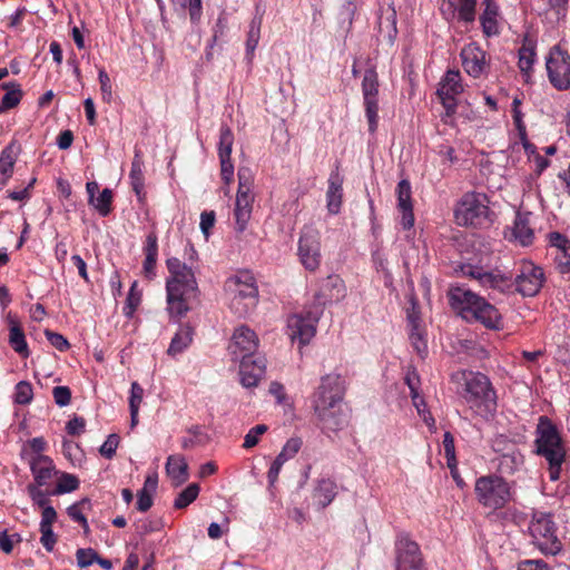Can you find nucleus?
Masks as SVG:
<instances>
[{"label":"nucleus","mask_w":570,"mask_h":570,"mask_svg":"<svg viewBox=\"0 0 570 570\" xmlns=\"http://www.w3.org/2000/svg\"><path fill=\"white\" fill-rule=\"evenodd\" d=\"M86 421L83 417L75 416L71 419L66 426L68 434L79 435L85 431Z\"/></svg>","instance_id":"64"},{"label":"nucleus","mask_w":570,"mask_h":570,"mask_svg":"<svg viewBox=\"0 0 570 570\" xmlns=\"http://www.w3.org/2000/svg\"><path fill=\"white\" fill-rule=\"evenodd\" d=\"M323 315L321 305H308L302 313L294 314L287 320L288 334L293 341L306 345L316 334V325Z\"/></svg>","instance_id":"11"},{"label":"nucleus","mask_w":570,"mask_h":570,"mask_svg":"<svg viewBox=\"0 0 570 570\" xmlns=\"http://www.w3.org/2000/svg\"><path fill=\"white\" fill-rule=\"evenodd\" d=\"M362 92L365 106V116L368 122V130L373 134L377 129L379 120V80L375 70L367 69L364 72Z\"/></svg>","instance_id":"14"},{"label":"nucleus","mask_w":570,"mask_h":570,"mask_svg":"<svg viewBox=\"0 0 570 570\" xmlns=\"http://www.w3.org/2000/svg\"><path fill=\"white\" fill-rule=\"evenodd\" d=\"M258 347V337L249 327L242 325L233 334L228 351L234 361L252 357Z\"/></svg>","instance_id":"17"},{"label":"nucleus","mask_w":570,"mask_h":570,"mask_svg":"<svg viewBox=\"0 0 570 570\" xmlns=\"http://www.w3.org/2000/svg\"><path fill=\"white\" fill-rule=\"evenodd\" d=\"M199 493V485L197 483H190L185 490H183L174 502L176 509H184L196 500Z\"/></svg>","instance_id":"39"},{"label":"nucleus","mask_w":570,"mask_h":570,"mask_svg":"<svg viewBox=\"0 0 570 570\" xmlns=\"http://www.w3.org/2000/svg\"><path fill=\"white\" fill-rule=\"evenodd\" d=\"M535 453L549 463V478H560L561 465L566 459V445L556 424L547 416H540L535 430Z\"/></svg>","instance_id":"5"},{"label":"nucleus","mask_w":570,"mask_h":570,"mask_svg":"<svg viewBox=\"0 0 570 570\" xmlns=\"http://www.w3.org/2000/svg\"><path fill=\"white\" fill-rule=\"evenodd\" d=\"M226 29H227V18L224 13H222L218 17L216 24L213 29L212 42L209 45L210 48H213V46L217 42L218 39H220L222 37L225 36Z\"/></svg>","instance_id":"58"},{"label":"nucleus","mask_w":570,"mask_h":570,"mask_svg":"<svg viewBox=\"0 0 570 570\" xmlns=\"http://www.w3.org/2000/svg\"><path fill=\"white\" fill-rule=\"evenodd\" d=\"M523 464V455L513 448L498 458L497 469L501 474L511 475Z\"/></svg>","instance_id":"30"},{"label":"nucleus","mask_w":570,"mask_h":570,"mask_svg":"<svg viewBox=\"0 0 570 570\" xmlns=\"http://www.w3.org/2000/svg\"><path fill=\"white\" fill-rule=\"evenodd\" d=\"M521 100L519 98H514L512 101V118L518 130L519 136H524L527 131L525 125L523 122V115L520 110Z\"/></svg>","instance_id":"54"},{"label":"nucleus","mask_w":570,"mask_h":570,"mask_svg":"<svg viewBox=\"0 0 570 570\" xmlns=\"http://www.w3.org/2000/svg\"><path fill=\"white\" fill-rule=\"evenodd\" d=\"M461 59L464 70L473 78H479L489 67L485 51H483L475 42H471L463 47L461 51Z\"/></svg>","instance_id":"21"},{"label":"nucleus","mask_w":570,"mask_h":570,"mask_svg":"<svg viewBox=\"0 0 570 570\" xmlns=\"http://www.w3.org/2000/svg\"><path fill=\"white\" fill-rule=\"evenodd\" d=\"M238 190L236 195L234 217L235 229L243 233L252 216L254 195L252 193L253 177L247 168L238 170Z\"/></svg>","instance_id":"12"},{"label":"nucleus","mask_w":570,"mask_h":570,"mask_svg":"<svg viewBox=\"0 0 570 570\" xmlns=\"http://www.w3.org/2000/svg\"><path fill=\"white\" fill-rule=\"evenodd\" d=\"M45 335L47 340L50 342V344L60 352H63L69 347L68 341L61 334L55 333L50 330H46Z\"/></svg>","instance_id":"56"},{"label":"nucleus","mask_w":570,"mask_h":570,"mask_svg":"<svg viewBox=\"0 0 570 570\" xmlns=\"http://www.w3.org/2000/svg\"><path fill=\"white\" fill-rule=\"evenodd\" d=\"M462 273L478 281L482 287L500 293H509L514 288L522 296L529 297L540 292L546 279L543 269L528 261L520 264L514 278L499 269L485 271L483 267L473 265L463 266Z\"/></svg>","instance_id":"1"},{"label":"nucleus","mask_w":570,"mask_h":570,"mask_svg":"<svg viewBox=\"0 0 570 570\" xmlns=\"http://www.w3.org/2000/svg\"><path fill=\"white\" fill-rule=\"evenodd\" d=\"M16 160L17 154L13 144H10L0 155V189L3 188L11 178Z\"/></svg>","instance_id":"31"},{"label":"nucleus","mask_w":570,"mask_h":570,"mask_svg":"<svg viewBox=\"0 0 570 570\" xmlns=\"http://www.w3.org/2000/svg\"><path fill=\"white\" fill-rule=\"evenodd\" d=\"M532 543L546 556H556L562 550L558 527L550 513L534 511L528 527Z\"/></svg>","instance_id":"8"},{"label":"nucleus","mask_w":570,"mask_h":570,"mask_svg":"<svg viewBox=\"0 0 570 570\" xmlns=\"http://www.w3.org/2000/svg\"><path fill=\"white\" fill-rule=\"evenodd\" d=\"M9 344L21 357L27 358L30 354L24 333L20 325L11 323L9 327Z\"/></svg>","instance_id":"33"},{"label":"nucleus","mask_w":570,"mask_h":570,"mask_svg":"<svg viewBox=\"0 0 570 570\" xmlns=\"http://www.w3.org/2000/svg\"><path fill=\"white\" fill-rule=\"evenodd\" d=\"M119 436L117 434H110L107 440L104 442V444L100 446L99 452L102 456L106 459H111L119 444Z\"/></svg>","instance_id":"53"},{"label":"nucleus","mask_w":570,"mask_h":570,"mask_svg":"<svg viewBox=\"0 0 570 570\" xmlns=\"http://www.w3.org/2000/svg\"><path fill=\"white\" fill-rule=\"evenodd\" d=\"M345 294L346 288L343 279L338 275H330L322 281L312 305H321L324 311L327 303L338 302L345 297Z\"/></svg>","instance_id":"20"},{"label":"nucleus","mask_w":570,"mask_h":570,"mask_svg":"<svg viewBox=\"0 0 570 570\" xmlns=\"http://www.w3.org/2000/svg\"><path fill=\"white\" fill-rule=\"evenodd\" d=\"M456 375L463 381L461 395L469 407L482 417L492 415L497 409V394L488 376L472 371Z\"/></svg>","instance_id":"6"},{"label":"nucleus","mask_w":570,"mask_h":570,"mask_svg":"<svg viewBox=\"0 0 570 570\" xmlns=\"http://www.w3.org/2000/svg\"><path fill=\"white\" fill-rule=\"evenodd\" d=\"M98 79L100 83L101 97L106 102H110L112 99V86L108 73L105 69H100L98 72Z\"/></svg>","instance_id":"50"},{"label":"nucleus","mask_w":570,"mask_h":570,"mask_svg":"<svg viewBox=\"0 0 570 570\" xmlns=\"http://www.w3.org/2000/svg\"><path fill=\"white\" fill-rule=\"evenodd\" d=\"M262 17H254L249 24L246 40L247 56L252 57L261 38Z\"/></svg>","instance_id":"37"},{"label":"nucleus","mask_w":570,"mask_h":570,"mask_svg":"<svg viewBox=\"0 0 570 570\" xmlns=\"http://www.w3.org/2000/svg\"><path fill=\"white\" fill-rule=\"evenodd\" d=\"M42 485L29 484L27 487V490H28V493H29L33 504L38 505L41 509H45V507H51V505L49 504V499H48L49 493L42 491L40 489Z\"/></svg>","instance_id":"47"},{"label":"nucleus","mask_w":570,"mask_h":570,"mask_svg":"<svg viewBox=\"0 0 570 570\" xmlns=\"http://www.w3.org/2000/svg\"><path fill=\"white\" fill-rule=\"evenodd\" d=\"M298 256L303 266L308 271H315L321 264V243L318 232L305 227L298 240Z\"/></svg>","instance_id":"15"},{"label":"nucleus","mask_w":570,"mask_h":570,"mask_svg":"<svg viewBox=\"0 0 570 570\" xmlns=\"http://www.w3.org/2000/svg\"><path fill=\"white\" fill-rule=\"evenodd\" d=\"M166 265L170 277L166 282L167 312L173 318H181L197 302L199 289L193 268L176 257L168 258Z\"/></svg>","instance_id":"2"},{"label":"nucleus","mask_w":570,"mask_h":570,"mask_svg":"<svg viewBox=\"0 0 570 570\" xmlns=\"http://www.w3.org/2000/svg\"><path fill=\"white\" fill-rule=\"evenodd\" d=\"M52 396L58 406H67L71 401V391L68 386H55L52 390Z\"/></svg>","instance_id":"55"},{"label":"nucleus","mask_w":570,"mask_h":570,"mask_svg":"<svg viewBox=\"0 0 570 570\" xmlns=\"http://www.w3.org/2000/svg\"><path fill=\"white\" fill-rule=\"evenodd\" d=\"M497 11L491 9L489 6L485 8L484 12L480 17V21L483 28V32L487 36H492L498 32L497 29V20H495Z\"/></svg>","instance_id":"43"},{"label":"nucleus","mask_w":570,"mask_h":570,"mask_svg":"<svg viewBox=\"0 0 570 570\" xmlns=\"http://www.w3.org/2000/svg\"><path fill=\"white\" fill-rule=\"evenodd\" d=\"M489 199L483 193H466L454 209L455 222L460 226H481L489 218Z\"/></svg>","instance_id":"10"},{"label":"nucleus","mask_w":570,"mask_h":570,"mask_svg":"<svg viewBox=\"0 0 570 570\" xmlns=\"http://www.w3.org/2000/svg\"><path fill=\"white\" fill-rule=\"evenodd\" d=\"M336 494V483L330 479H322L314 489L313 498L324 509L333 502Z\"/></svg>","instance_id":"29"},{"label":"nucleus","mask_w":570,"mask_h":570,"mask_svg":"<svg viewBox=\"0 0 570 570\" xmlns=\"http://www.w3.org/2000/svg\"><path fill=\"white\" fill-rule=\"evenodd\" d=\"M343 178L340 173L333 171L328 178L326 191L327 209L331 214H337L341 209L343 197Z\"/></svg>","instance_id":"25"},{"label":"nucleus","mask_w":570,"mask_h":570,"mask_svg":"<svg viewBox=\"0 0 570 570\" xmlns=\"http://www.w3.org/2000/svg\"><path fill=\"white\" fill-rule=\"evenodd\" d=\"M33 391L32 386L27 381H20L16 385L14 402L18 404H29L32 401Z\"/></svg>","instance_id":"42"},{"label":"nucleus","mask_w":570,"mask_h":570,"mask_svg":"<svg viewBox=\"0 0 570 570\" xmlns=\"http://www.w3.org/2000/svg\"><path fill=\"white\" fill-rule=\"evenodd\" d=\"M233 144L234 135L230 128L227 126H222L218 145V155L220 160L222 178L226 184H229L233 180L234 176V165L230 159Z\"/></svg>","instance_id":"22"},{"label":"nucleus","mask_w":570,"mask_h":570,"mask_svg":"<svg viewBox=\"0 0 570 570\" xmlns=\"http://www.w3.org/2000/svg\"><path fill=\"white\" fill-rule=\"evenodd\" d=\"M511 234L513 239L522 246L532 244L534 233L530 227L529 214H517Z\"/></svg>","instance_id":"26"},{"label":"nucleus","mask_w":570,"mask_h":570,"mask_svg":"<svg viewBox=\"0 0 570 570\" xmlns=\"http://www.w3.org/2000/svg\"><path fill=\"white\" fill-rule=\"evenodd\" d=\"M226 289L232 298L229 306L239 317L248 315L257 304L258 289L254 276L247 272H239L226 282Z\"/></svg>","instance_id":"7"},{"label":"nucleus","mask_w":570,"mask_h":570,"mask_svg":"<svg viewBox=\"0 0 570 570\" xmlns=\"http://www.w3.org/2000/svg\"><path fill=\"white\" fill-rule=\"evenodd\" d=\"M346 391L345 379L337 373H330L321 377V384L314 400V411L324 428L335 431L344 423L342 401Z\"/></svg>","instance_id":"3"},{"label":"nucleus","mask_w":570,"mask_h":570,"mask_svg":"<svg viewBox=\"0 0 570 570\" xmlns=\"http://www.w3.org/2000/svg\"><path fill=\"white\" fill-rule=\"evenodd\" d=\"M240 383L244 387H255L264 377L266 371V360L261 355L238 360Z\"/></svg>","instance_id":"19"},{"label":"nucleus","mask_w":570,"mask_h":570,"mask_svg":"<svg viewBox=\"0 0 570 570\" xmlns=\"http://www.w3.org/2000/svg\"><path fill=\"white\" fill-rule=\"evenodd\" d=\"M144 161L139 150H135V156L131 163L130 169V180L132 189L137 195L141 193L144 189V173H142Z\"/></svg>","instance_id":"35"},{"label":"nucleus","mask_w":570,"mask_h":570,"mask_svg":"<svg viewBox=\"0 0 570 570\" xmlns=\"http://www.w3.org/2000/svg\"><path fill=\"white\" fill-rule=\"evenodd\" d=\"M268 391L276 399L277 404H279V405L288 404V397H287L285 387L283 384H281L278 382H272Z\"/></svg>","instance_id":"60"},{"label":"nucleus","mask_w":570,"mask_h":570,"mask_svg":"<svg viewBox=\"0 0 570 570\" xmlns=\"http://www.w3.org/2000/svg\"><path fill=\"white\" fill-rule=\"evenodd\" d=\"M302 444L303 442L299 438H291L287 440L278 455L285 459L286 462L298 453Z\"/></svg>","instance_id":"49"},{"label":"nucleus","mask_w":570,"mask_h":570,"mask_svg":"<svg viewBox=\"0 0 570 570\" xmlns=\"http://www.w3.org/2000/svg\"><path fill=\"white\" fill-rule=\"evenodd\" d=\"M474 493L482 507L493 511L504 508L512 500L510 483L497 474L478 478Z\"/></svg>","instance_id":"9"},{"label":"nucleus","mask_w":570,"mask_h":570,"mask_svg":"<svg viewBox=\"0 0 570 570\" xmlns=\"http://www.w3.org/2000/svg\"><path fill=\"white\" fill-rule=\"evenodd\" d=\"M411 185L409 180L402 179L396 187L397 207L402 213L401 224L409 229L414 225L413 207L411 202Z\"/></svg>","instance_id":"24"},{"label":"nucleus","mask_w":570,"mask_h":570,"mask_svg":"<svg viewBox=\"0 0 570 570\" xmlns=\"http://www.w3.org/2000/svg\"><path fill=\"white\" fill-rule=\"evenodd\" d=\"M268 430V426L266 424H257L254 428H252L244 438L243 448L246 450H249L254 446H256L259 442V438L266 433Z\"/></svg>","instance_id":"44"},{"label":"nucleus","mask_w":570,"mask_h":570,"mask_svg":"<svg viewBox=\"0 0 570 570\" xmlns=\"http://www.w3.org/2000/svg\"><path fill=\"white\" fill-rule=\"evenodd\" d=\"M144 250L146 255L144 272L148 278H153L155 276V266L158 256V238L156 233L151 232L147 235Z\"/></svg>","instance_id":"28"},{"label":"nucleus","mask_w":570,"mask_h":570,"mask_svg":"<svg viewBox=\"0 0 570 570\" xmlns=\"http://www.w3.org/2000/svg\"><path fill=\"white\" fill-rule=\"evenodd\" d=\"M136 285L137 283L134 282L128 293L126 305L124 307V314L128 317L132 316L134 312L140 303V295L135 292Z\"/></svg>","instance_id":"52"},{"label":"nucleus","mask_w":570,"mask_h":570,"mask_svg":"<svg viewBox=\"0 0 570 570\" xmlns=\"http://www.w3.org/2000/svg\"><path fill=\"white\" fill-rule=\"evenodd\" d=\"M476 0H459L458 14L460 20L472 22L475 19Z\"/></svg>","instance_id":"45"},{"label":"nucleus","mask_w":570,"mask_h":570,"mask_svg":"<svg viewBox=\"0 0 570 570\" xmlns=\"http://www.w3.org/2000/svg\"><path fill=\"white\" fill-rule=\"evenodd\" d=\"M395 570H424L419 544L406 535L399 537L396 541Z\"/></svg>","instance_id":"16"},{"label":"nucleus","mask_w":570,"mask_h":570,"mask_svg":"<svg viewBox=\"0 0 570 570\" xmlns=\"http://www.w3.org/2000/svg\"><path fill=\"white\" fill-rule=\"evenodd\" d=\"M144 389L137 383H131L130 397H129V409L139 410V406L142 402Z\"/></svg>","instance_id":"59"},{"label":"nucleus","mask_w":570,"mask_h":570,"mask_svg":"<svg viewBox=\"0 0 570 570\" xmlns=\"http://www.w3.org/2000/svg\"><path fill=\"white\" fill-rule=\"evenodd\" d=\"M449 298L452 307L458 309L463 318L478 321L488 328L501 326V315L495 306L471 289L463 286L452 287Z\"/></svg>","instance_id":"4"},{"label":"nucleus","mask_w":570,"mask_h":570,"mask_svg":"<svg viewBox=\"0 0 570 570\" xmlns=\"http://www.w3.org/2000/svg\"><path fill=\"white\" fill-rule=\"evenodd\" d=\"M461 77L459 71L449 70L438 88V96L445 108V115L451 117L456 110L455 97L462 92Z\"/></svg>","instance_id":"18"},{"label":"nucleus","mask_w":570,"mask_h":570,"mask_svg":"<svg viewBox=\"0 0 570 570\" xmlns=\"http://www.w3.org/2000/svg\"><path fill=\"white\" fill-rule=\"evenodd\" d=\"M193 335L194 330L190 325H181L170 342L168 354L176 355L186 350L193 341Z\"/></svg>","instance_id":"32"},{"label":"nucleus","mask_w":570,"mask_h":570,"mask_svg":"<svg viewBox=\"0 0 570 570\" xmlns=\"http://www.w3.org/2000/svg\"><path fill=\"white\" fill-rule=\"evenodd\" d=\"M79 487L78 479L69 473H62L58 480L57 487L50 492L52 495L63 494L77 490Z\"/></svg>","instance_id":"40"},{"label":"nucleus","mask_w":570,"mask_h":570,"mask_svg":"<svg viewBox=\"0 0 570 570\" xmlns=\"http://www.w3.org/2000/svg\"><path fill=\"white\" fill-rule=\"evenodd\" d=\"M29 464L35 485H48L57 474L52 460L47 455H32Z\"/></svg>","instance_id":"23"},{"label":"nucleus","mask_w":570,"mask_h":570,"mask_svg":"<svg viewBox=\"0 0 570 570\" xmlns=\"http://www.w3.org/2000/svg\"><path fill=\"white\" fill-rule=\"evenodd\" d=\"M2 87L7 89V92L2 97V102L0 105V114L4 110L14 108L22 98V90L20 89V86L18 83H4Z\"/></svg>","instance_id":"36"},{"label":"nucleus","mask_w":570,"mask_h":570,"mask_svg":"<svg viewBox=\"0 0 570 570\" xmlns=\"http://www.w3.org/2000/svg\"><path fill=\"white\" fill-rule=\"evenodd\" d=\"M444 454L448 461V466L453 471L456 468L454 438L450 432L443 435Z\"/></svg>","instance_id":"46"},{"label":"nucleus","mask_w":570,"mask_h":570,"mask_svg":"<svg viewBox=\"0 0 570 570\" xmlns=\"http://www.w3.org/2000/svg\"><path fill=\"white\" fill-rule=\"evenodd\" d=\"M409 337L413 348L423 358L428 353V343L425 338V331L423 326H416V330L409 327Z\"/></svg>","instance_id":"38"},{"label":"nucleus","mask_w":570,"mask_h":570,"mask_svg":"<svg viewBox=\"0 0 570 570\" xmlns=\"http://www.w3.org/2000/svg\"><path fill=\"white\" fill-rule=\"evenodd\" d=\"M166 472L174 485L178 487L188 480V465L181 455H169L166 463Z\"/></svg>","instance_id":"27"},{"label":"nucleus","mask_w":570,"mask_h":570,"mask_svg":"<svg viewBox=\"0 0 570 570\" xmlns=\"http://www.w3.org/2000/svg\"><path fill=\"white\" fill-rule=\"evenodd\" d=\"M546 67L549 81L557 90L570 88V55L559 45L550 49Z\"/></svg>","instance_id":"13"},{"label":"nucleus","mask_w":570,"mask_h":570,"mask_svg":"<svg viewBox=\"0 0 570 570\" xmlns=\"http://www.w3.org/2000/svg\"><path fill=\"white\" fill-rule=\"evenodd\" d=\"M112 193L110 189L105 188L98 197L94 198L90 203L101 216H107L111 212Z\"/></svg>","instance_id":"41"},{"label":"nucleus","mask_w":570,"mask_h":570,"mask_svg":"<svg viewBox=\"0 0 570 570\" xmlns=\"http://www.w3.org/2000/svg\"><path fill=\"white\" fill-rule=\"evenodd\" d=\"M160 523L157 520L142 519L139 520L136 524L137 533L140 535H146L150 532L159 530Z\"/></svg>","instance_id":"61"},{"label":"nucleus","mask_w":570,"mask_h":570,"mask_svg":"<svg viewBox=\"0 0 570 570\" xmlns=\"http://www.w3.org/2000/svg\"><path fill=\"white\" fill-rule=\"evenodd\" d=\"M40 533H41V537H40L41 544L48 552H51L57 542V537L53 533L52 528L40 529Z\"/></svg>","instance_id":"62"},{"label":"nucleus","mask_w":570,"mask_h":570,"mask_svg":"<svg viewBox=\"0 0 570 570\" xmlns=\"http://www.w3.org/2000/svg\"><path fill=\"white\" fill-rule=\"evenodd\" d=\"M76 557L78 566L80 568H87L96 562V559H98V553L91 548L78 549Z\"/></svg>","instance_id":"51"},{"label":"nucleus","mask_w":570,"mask_h":570,"mask_svg":"<svg viewBox=\"0 0 570 570\" xmlns=\"http://www.w3.org/2000/svg\"><path fill=\"white\" fill-rule=\"evenodd\" d=\"M409 303L410 306L406 309L409 327L416 330V326H422L419 303L413 296L410 297Z\"/></svg>","instance_id":"48"},{"label":"nucleus","mask_w":570,"mask_h":570,"mask_svg":"<svg viewBox=\"0 0 570 570\" xmlns=\"http://www.w3.org/2000/svg\"><path fill=\"white\" fill-rule=\"evenodd\" d=\"M556 261L560 267L561 273L570 272V244L558 250Z\"/></svg>","instance_id":"57"},{"label":"nucleus","mask_w":570,"mask_h":570,"mask_svg":"<svg viewBox=\"0 0 570 570\" xmlns=\"http://www.w3.org/2000/svg\"><path fill=\"white\" fill-rule=\"evenodd\" d=\"M136 505L140 512L148 511L153 505L151 493L146 490L138 491Z\"/></svg>","instance_id":"63"},{"label":"nucleus","mask_w":570,"mask_h":570,"mask_svg":"<svg viewBox=\"0 0 570 570\" xmlns=\"http://www.w3.org/2000/svg\"><path fill=\"white\" fill-rule=\"evenodd\" d=\"M535 59L534 43L525 38L521 48L519 49V68L525 73L530 75Z\"/></svg>","instance_id":"34"}]
</instances>
